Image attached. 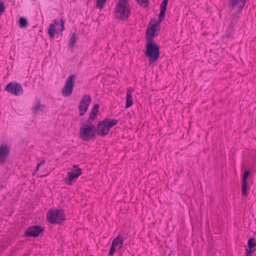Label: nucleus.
Here are the masks:
<instances>
[{
	"label": "nucleus",
	"mask_w": 256,
	"mask_h": 256,
	"mask_svg": "<svg viewBox=\"0 0 256 256\" xmlns=\"http://www.w3.org/2000/svg\"><path fill=\"white\" fill-rule=\"evenodd\" d=\"M78 170H80V175L82 174V169L78 166L76 165H74L73 166V168L70 172H71L73 174H77L78 173Z\"/></svg>",
	"instance_id": "26"
},
{
	"label": "nucleus",
	"mask_w": 256,
	"mask_h": 256,
	"mask_svg": "<svg viewBox=\"0 0 256 256\" xmlns=\"http://www.w3.org/2000/svg\"><path fill=\"white\" fill-rule=\"evenodd\" d=\"M28 25L27 20L24 17H20L19 19V26L20 28H26Z\"/></svg>",
	"instance_id": "20"
},
{
	"label": "nucleus",
	"mask_w": 256,
	"mask_h": 256,
	"mask_svg": "<svg viewBox=\"0 0 256 256\" xmlns=\"http://www.w3.org/2000/svg\"><path fill=\"white\" fill-rule=\"evenodd\" d=\"M253 250L246 249V256H251Z\"/></svg>",
	"instance_id": "31"
},
{
	"label": "nucleus",
	"mask_w": 256,
	"mask_h": 256,
	"mask_svg": "<svg viewBox=\"0 0 256 256\" xmlns=\"http://www.w3.org/2000/svg\"><path fill=\"white\" fill-rule=\"evenodd\" d=\"M133 104L132 96L130 92L126 93V100L125 107L129 108Z\"/></svg>",
	"instance_id": "19"
},
{
	"label": "nucleus",
	"mask_w": 256,
	"mask_h": 256,
	"mask_svg": "<svg viewBox=\"0 0 256 256\" xmlns=\"http://www.w3.org/2000/svg\"><path fill=\"white\" fill-rule=\"evenodd\" d=\"M5 11V8L4 2L0 0V15Z\"/></svg>",
	"instance_id": "29"
},
{
	"label": "nucleus",
	"mask_w": 256,
	"mask_h": 256,
	"mask_svg": "<svg viewBox=\"0 0 256 256\" xmlns=\"http://www.w3.org/2000/svg\"><path fill=\"white\" fill-rule=\"evenodd\" d=\"M4 90L15 96H20L24 92L23 88L20 84L12 82L8 84Z\"/></svg>",
	"instance_id": "9"
},
{
	"label": "nucleus",
	"mask_w": 256,
	"mask_h": 256,
	"mask_svg": "<svg viewBox=\"0 0 256 256\" xmlns=\"http://www.w3.org/2000/svg\"><path fill=\"white\" fill-rule=\"evenodd\" d=\"M246 0H230L228 4V6L230 8L234 9V8L238 6L239 11L236 15H234L232 20L231 21V25L233 26L237 23L238 21L240 16L241 14V10L244 6Z\"/></svg>",
	"instance_id": "6"
},
{
	"label": "nucleus",
	"mask_w": 256,
	"mask_h": 256,
	"mask_svg": "<svg viewBox=\"0 0 256 256\" xmlns=\"http://www.w3.org/2000/svg\"><path fill=\"white\" fill-rule=\"evenodd\" d=\"M44 230V228L40 226H34L28 228L24 232V234L26 236L36 238L42 235Z\"/></svg>",
	"instance_id": "10"
},
{
	"label": "nucleus",
	"mask_w": 256,
	"mask_h": 256,
	"mask_svg": "<svg viewBox=\"0 0 256 256\" xmlns=\"http://www.w3.org/2000/svg\"><path fill=\"white\" fill-rule=\"evenodd\" d=\"M93 120L94 119H90V117L89 116V118H88V120L84 123L82 124V126H93L92 124V120Z\"/></svg>",
	"instance_id": "28"
},
{
	"label": "nucleus",
	"mask_w": 256,
	"mask_h": 256,
	"mask_svg": "<svg viewBox=\"0 0 256 256\" xmlns=\"http://www.w3.org/2000/svg\"><path fill=\"white\" fill-rule=\"evenodd\" d=\"M140 7L146 8L148 7L150 0H136Z\"/></svg>",
	"instance_id": "22"
},
{
	"label": "nucleus",
	"mask_w": 256,
	"mask_h": 256,
	"mask_svg": "<svg viewBox=\"0 0 256 256\" xmlns=\"http://www.w3.org/2000/svg\"><path fill=\"white\" fill-rule=\"evenodd\" d=\"M76 78V75L74 74H72L68 78L62 91V94L63 96L68 97L72 94Z\"/></svg>",
	"instance_id": "7"
},
{
	"label": "nucleus",
	"mask_w": 256,
	"mask_h": 256,
	"mask_svg": "<svg viewBox=\"0 0 256 256\" xmlns=\"http://www.w3.org/2000/svg\"><path fill=\"white\" fill-rule=\"evenodd\" d=\"M76 41V35L75 33L72 34L70 39L69 46L72 48Z\"/></svg>",
	"instance_id": "23"
},
{
	"label": "nucleus",
	"mask_w": 256,
	"mask_h": 256,
	"mask_svg": "<svg viewBox=\"0 0 256 256\" xmlns=\"http://www.w3.org/2000/svg\"><path fill=\"white\" fill-rule=\"evenodd\" d=\"M96 130V128L94 126H82L80 128V137L84 141L93 140L95 138Z\"/></svg>",
	"instance_id": "5"
},
{
	"label": "nucleus",
	"mask_w": 256,
	"mask_h": 256,
	"mask_svg": "<svg viewBox=\"0 0 256 256\" xmlns=\"http://www.w3.org/2000/svg\"><path fill=\"white\" fill-rule=\"evenodd\" d=\"M58 24L60 25V32H62L64 30V20L62 18L60 20H55L54 23L50 24L48 31V34L50 39H54L55 34H57L58 32V30L56 29V26Z\"/></svg>",
	"instance_id": "8"
},
{
	"label": "nucleus",
	"mask_w": 256,
	"mask_h": 256,
	"mask_svg": "<svg viewBox=\"0 0 256 256\" xmlns=\"http://www.w3.org/2000/svg\"><path fill=\"white\" fill-rule=\"evenodd\" d=\"M99 104H96L93 106L89 116L90 119H94L98 115L99 110Z\"/></svg>",
	"instance_id": "17"
},
{
	"label": "nucleus",
	"mask_w": 256,
	"mask_h": 256,
	"mask_svg": "<svg viewBox=\"0 0 256 256\" xmlns=\"http://www.w3.org/2000/svg\"><path fill=\"white\" fill-rule=\"evenodd\" d=\"M157 24H154L150 27H148L146 30V42H153L154 38L158 36L156 27Z\"/></svg>",
	"instance_id": "14"
},
{
	"label": "nucleus",
	"mask_w": 256,
	"mask_h": 256,
	"mask_svg": "<svg viewBox=\"0 0 256 256\" xmlns=\"http://www.w3.org/2000/svg\"><path fill=\"white\" fill-rule=\"evenodd\" d=\"M96 7L101 10L104 8V4L106 3V0H96Z\"/></svg>",
	"instance_id": "25"
},
{
	"label": "nucleus",
	"mask_w": 256,
	"mask_h": 256,
	"mask_svg": "<svg viewBox=\"0 0 256 256\" xmlns=\"http://www.w3.org/2000/svg\"><path fill=\"white\" fill-rule=\"evenodd\" d=\"M250 174V172L249 170H246L244 172V175L242 176V181L247 182V179Z\"/></svg>",
	"instance_id": "27"
},
{
	"label": "nucleus",
	"mask_w": 256,
	"mask_h": 256,
	"mask_svg": "<svg viewBox=\"0 0 256 256\" xmlns=\"http://www.w3.org/2000/svg\"><path fill=\"white\" fill-rule=\"evenodd\" d=\"M46 220L52 224H61L66 220L64 212L62 209H50L46 213Z\"/></svg>",
	"instance_id": "4"
},
{
	"label": "nucleus",
	"mask_w": 256,
	"mask_h": 256,
	"mask_svg": "<svg viewBox=\"0 0 256 256\" xmlns=\"http://www.w3.org/2000/svg\"><path fill=\"white\" fill-rule=\"evenodd\" d=\"M118 122L116 119L105 118L100 122L96 128L97 133L102 136H104L108 134L110 129L116 125Z\"/></svg>",
	"instance_id": "3"
},
{
	"label": "nucleus",
	"mask_w": 256,
	"mask_h": 256,
	"mask_svg": "<svg viewBox=\"0 0 256 256\" xmlns=\"http://www.w3.org/2000/svg\"><path fill=\"white\" fill-rule=\"evenodd\" d=\"M124 240L120 235L118 236L115 238L112 242V244L109 255L113 256L116 250H120L123 246Z\"/></svg>",
	"instance_id": "13"
},
{
	"label": "nucleus",
	"mask_w": 256,
	"mask_h": 256,
	"mask_svg": "<svg viewBox=\"0 0 256 256\" xmlns=\"http://www.w3.org/2000/svg\"><path fill=\"white\" fill-rule=\"evenodd\" d=\"M44 106L41 104L40 100H38L37 102L34 104V107L32 108V110L35 114H38L39 112L42 111Z\"/></svg>",
	"instance_id": "16"
},
{
	"label": "nucleus",
	"mask_w": 256,
	"mask_h": 256,
	"mask_svg": "<svg viewBox=\"0 0 256 256\" xmlns=\"http://www.w3.org/2000/svg\"><path fill=\"white\" fill-rule=\"evenodd\" d=\"M168 2V0H163L160 5V12L158 14V22H162L165 16L166 6Z\"/></svg>",
	"instance_id": "15"
},
{
	"label": "nucleus",
	"mask_w": 256,
	"mask_h": 256,
	"mask_svg": "<svg viewBox=\"0 0 256 256\" xmlns=\"http://www.w3.org/2000/svg\"><path fill=\"white\" fill-rule=\"evenodd\" d=\"M248 248L247 249L252 250V249L256 246V242L254 238H250L248 242Z\"/></svg>",
	"instance_id": "21"
},
{
	"label": "nucleus",
	"mask_w": 256,
	"mask_h": 256,
	"mask_svg": "<svg viewBox=\"0 0 256 256\" xmlns=\"http://www.w3.org/2000/svg\"><path fill=\"white\" fill-rule=\"evenodd\" d=\"M45 163H46V161L44 160H42L39 163H38L36 166V171L38 172L40 167L41 166L44 164Z\"/></svg>",
	"instance_id": "30"
},
{
	"label": "nucleus",
	"mask_w": 256,
	"mask_h": 256,
	"mask_svg": "<svg viewBox=\"0 0 256 256\" xmlns=\"http://www.w3.org/2000/svg\"><path fill=\"white\" fill-rule=\"evenodd\" d=\"M78 173L77 174H73L70 172L68 173V184L70 185L74 179L78 178L80 176V170H78Z\"/></svg>",
	"instance_id": "18"
},
{
	"label": "nucleus",
	"mask_w": 256,
	"mask_h": 256,
	"mask_svg": "<svg viewBox=\"0 0 256 256\" xmlns=\"http://www.w3.org/2000/svg\"><path fill=\"white\" fill-rule=\"evenodd\" d=\"M10 147L8 144L2 142L0 144V164H4L8 158Z\"/></svg>",
	"instance_id": "12"
},
{
	"label": "nucleus",
	"mask_w": 256,
	"mask_h": 256,
	"mask_svg": "<svg viewBox=\"0 0 256 256\" xmlns=\"http://www.w3.org/2000/svg\"><path fill=\"white\" fill-rule=\"evenodd\" d=\"M91 100L92 98L88 94H86L82 96L78 106L79 114L80 116H82L86 114Z\"/></svg>",
	"instance_id": "11"
},
{
	"label": "nucleus",
	"mask_w": 256,
	"mask_h": 256,
	"mask_svg": "<svg viewBox=\"0 0 256 256\" xmlns=\"http://www.w3.org/2000/svg\"><path fill=\"white\" fill-rule=\"evenodd\" d=\"M115 17L118 20H127L131 14L128 0H120L114 10Z\"/></svg>",
	"instance_id": "1"
},
{
	"label": "nucleus",
	"mask_w": 256,
	"mask_h": 256,
	"mask_svg": "<svg viewBox=\"0 0 256 256\" xmlns=\"http://www.w3.org/2000/svg\"><path fill=\"white\" fill-rule=\"evenodd\" d=\"M242 194L243 196H247L248 195V182L242 181Z\"/></svg>",
	"instance_id": "24"
},
{
	"label": "nucleus",
	"mask_w": 256,
	"mask_h": 256,
	"mask_svg": "<svg viewBox=\"0 0 256 256\" xmlns=\"http://www.w3.org/2000/svg\"><path fill=\"white\" fill-rule=\"evenodd\" d=\"M145 56L149 58V64L156 62L160 58V46L154 42H147Z\"/></svg>",
	"instance_id": "2"
}]
</instances>
